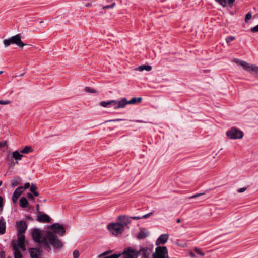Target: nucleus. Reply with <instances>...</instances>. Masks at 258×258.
<instances>
[{"instance_id":"nucleus-41","label":"nucleus","mask_w":258,"mask_h":258,"mask_svg":"<svg viewBox=\"0 0 258 258\" xmlns=\"http://www.w3.org/2000/svg\"><path fill=\"white\" fill-rule=\"evenodd\" d=\"M251 31L254 33L258 32V25L252 28Z\"/></svg>"},{"instance_id":"nucleus-24","label":"nucleus","mask_w":258,"mask_h":258,"mask_svg":"<svg viewBox=\"0 0 258 258\" xmlns=\"http://www.w3.org/2000/svg\"><path fill=\"white\" fill-rule=\"evenodd\" d=\"M24 187L23 186H19L18 188L16 189V190L14 191L13 195H16L17 196V197H19L22 193L24 191Z\"/></svg>"},{"instance_id":"nucleus-51","label":"nucleus","mask_w":258,"mask_h":258,"mask_svg":"<svg viewBox=\"0 0 258 258\" xmlns=\"http://www.w3.org/2000/svg\"><path fill=\"white\" fill-rule=\"evenodd\" d=\"M2 206H3V198L2 197L0 196V208H2L1 210H2Z\"/></svg>"},{"instance_id":"nucleus-11","label":"nucleus","mask_w":258,"mask_h":258,"mask_svg":"<svg viewBox=\"0 0 258 258\" xmlns=\"http://www.w3.org/2000/svg\"><path fill=\"white\" fill-rule=\"evenodd\" d=\"M139 255H142V258H149L152 252V249L147 247H141L138 251Z\"/></svg>"},{"instance_id":"nucleus-14","label":"nucleus","mask_w":258,"mask_h":258,"mask_svg":"<svg viewBox=\"0 0 258 258\" xmlns=\"http://www.w3.org/2000/svg\"><path fill=\"white\" fill-rule=\"evenodd\" d=\"M169 238V235L164 234L159 236L156 242V245H158L165 243Z\"/></svg>"},{"instance_id":"nucleus-16","label":"nucleus","mask_w":258,"mask_h":258,"mask_svg":"<svg viewBox=\"0 0 258 258\" xmlns=\"http://www.w3.org/2000/svg\"><path fill=\"white\" fill-rule=\"evenodd\" d=\"M235 62H239L240 65L242 66L246 71L249 72L251 71V65H250L249 63L246 62V61L239 60H237L236 61H235Z\"/></svg>"},{"instance_id":"nucleus-35","label":"nucleus","mask_w":258,"mask_h":258,"mask_svg":"<svg viewBox=\"0 0 258 258\" xmlns=\"http://www.w3.org/2000/svg\"><path fill=\"white\" fill-rule=\"evenodd\" d=\"M235 39V37L234 36L228 37L226 38V41L228 44L230 42L233 41Z\"/></svg>"},{"instance_id":"nucleus-63","label":"nucleus","mask_w":258,"mask_h":258,"mask_svg":"<svg viewBox=\"0 0 258 258\" xmlns=\"http://www.w3.org/2000/svg\"><path fill=\"white\" fill-rule=\"evenodd\" d=\"M137 122H142V121H137Z\"/></svg>"},{"instance_id":"nucleus-28","label":"nucleus","mask_w":258,"mask_h":258,"mask_svg":"<svg viewBox=\"0 0 258 258\" xmlns=\"http://www.w3.org/2000/svg\"><path fill=\"white\" fill-rule=\"evenodd\" d=\"M111 102H113V103H111V105H113L114 106V109H119V108H124V107H119V103L121 102V100L119 101H116V100H111Z\"/></svg>"},{"instance_id":"nucleus-43","label":"nucleus","mask_w":258,"mask_h":258,"mask_svg":"<svg viewBox=\"0 0 258 258\" xmlns=\"http://www.w3.org/2000/svg\"><path fill=\"white\" fill-rule=\"evenodd\" d=\"M153 213L151 212L142 216V218H147L152 215Z\"/></svg>"},{"instance_id":"nucleus-57","label":"nucleus","mask_w":258,"mask_h":258,"mask_svg":"<svg viewBox=\"0 0 258 258\" xmlns=\"http://www.w3.org/2000/svg\"><path fill=\"white\" fill-rule=\"evenodd\" d=\"M1 254L2 257H3V255H4V254H5V252L4 251H1Z\"/></svg>"},{"instance_id":"nucleus-40","label":"nucleus","mask_w":258,"mask_h":258,"mask_svg":"<svg viewBox=\"0 0 258 258\" xmlns=\"http://www.w3.org/2000/svg\"><path fill=\"white\" fill-rule=\"evenodd\" d=\"M27 197L30 199V200H34V196L31 193H28L27 195Z\"/></svg>"},{"instance_id":"nucleus-38","label":"nucleus","mask_w":258,"mask_h":258,"mask_svg":"<svg viewBox=\"0 0 258 258\" xmlns=\"http://www.w3.org/2000/svg\"><path fill=\"white\" fill-rule=\"evenodd\" d=\"M73 255L74 258H78L79 256V252L78 250H74L73 252Z\"/></svg>"},{"instance_id":"nucleus-25","label":"nucleus","mask_w":258,"mask_h":258,"mask_svg":"<svg viewBox=\"0 0 258 258\" xmlns=\"http://www.w3.org/2000/svg\"><path fill=\"white\" fill-rule=\"evenodd\" d=\"M151 69H152V67L150 66L142 65V66H140L137 70H139L140 71H143L144 70H146L147 71H149Z\"/></svg>"},{"instance_id":"nucleus-13","label":"nucleus","mask_w":258,"mask_h":258,"mask_svg":"<svg viewBox=\"0 0 258 258\" xmlns=\"http://www.w3.org/2000/svg\"><path fill=\"white\" fill-rule=\"evenodd\" d=\"M37 220L39 222L47 223L50 222L51 218L48 215L43 214L37 215Z\"/></svg>"},{"instance_id":"nucleus-60","label":"nucleus","mask_w":258,"mask_h":258,"mask_svg":"<svg viewBox=\"0 0 258 258\" xmlns=\"http://www.w3.org/2000/svg\"><path fill=\"white\" fill-rule=\"evenodd\" d=\"M3 73V72L2 71H0V74H2Z\"/></svg>"},{"instance_id":"nucleus-3","label":"nucleus","mask_w":258,"mask_h":258,"mask_svg":"<svg viewBox=\"0 0 258 258\" xmlns=\"http://www.w3.org/2000/svg\"><path fill=\"white\" fill-rule=\"evenodd\" d=\"M107 228L114 235L120 234L124 231L123 226L121 224H119V222L110 223L107 226Z\"/></svg>"},{"instance_id":"nucleus-17","label":"nucleus","mask_w":258,"mask_h":258,"mask_svg":"<svg viewBox=\"0 0 258 258\" xmlns=\"http://www.w3.org/2000/svg\"><path fill=\"white\" fill-rule=\"evenodd\" d=\"M13 249L15 250L14 252V257L15 258H22V255L21 253L18 245H12Z\"/></svg>"},{"instance_id":"nucleus-19","label":"nucleus","mask_w":258,"mask_h":258,"mask_svg":"<svg viewBox=\"0 0 258 258\" xmlns=\"http://www.w3.org/2000/svg\"><path fill=\"white\" fill-rule=\"evenodd\" d=\"M111 251H106L101 254V256H104L103 258H119L121 254H113L110 255H107L105 256L106 255L108 254V253H110Z\"/></svg>"},{"instance_id":"nucleus-47","label":"nucleus","mask_w":258,"mask_h":258,"mask_svg":"<svg viewBox=\"0 0 258 258\" xmlns=\"http://www.w3.org/2000/svg\"><path fill=\"white\" fill-rule=\"evenodd\" d=\"M30 183L26 182L24 184V188L25 189H27V188L30 187Z\"/></svg>"},{"instance_id":"nucleus-20","label":"nucleus","mask_w":258,"mask_h":258,"mask_svg":"<svg viewBox=\"0 0 258 258\" xmlns=\"http://www.w3.org/2000/svg\"><path fill=\"white\" fill-rule=\"evenodd\" d=\"M21 179L19 177H16L13 179L11 181L10 185L12 187H15L20 184Z\"/></svg>"},{"instance_id":"nucleus-37","label":"nucleus","mask_w":258,"mask_h":258,"mask_svg":"<svg viewBox=\"0 0 258 258\" xmlns=\"http://www.w3.org/2000/svg\"><path fill=\"white\" fill-rule=\"evenodd\" d=\"M37 189V186L33 184H32L31 187H30V191L33 193L34 192L36 191Z\"/></svg>"},{"instance_id":"nucleus-9","label":"nucleus","mask_w":258,"mask_h":258,"mask_svg":"<svg viewBox=\"0 0 258 258\" xmlns=\"http://www.w3.org/2000/svg\"><path fill=\"white\" fill-rule=\"evenodd\" d=\"M18 240L17 243H13V245H18L23 251L26 250V246L25 244V236L23 233H17Z\"/></svg>"},{"instance_id":"nucleus-56","label":"nucleus","mask_w":258,"mask_h":258,"mask_svg":"<svg viewBox=\"0 0 258 258\" xmlns=\"http://www.w3.org/2000/svg\"><path fill=\"white\" fill-rule=\"evenodd\" d=\"M36 209H37V211L38 212H39V205L38 204H37V205H36Z\"/></svg>"},{"instance_id":"nucleus-4","label":"nucleus","mask_w":258,"mask_h":258,"mask_svg":"<svg viewBox=\"0 0 258 258\" xmlns=\"http://www.w3.org/2000/svg\"><path fill=\"white\" fill-rule=\"evenodd\" d=\"M226 136L229 139H241L243 137V132L236 127H232L226 132Z\"/></svg>"},{"instance_id":"nucleus-30","label":"nucleus","mask_w":258,"mask_h":258,"mask_svg":"<svg viewBox=\"0 0 258 258\" xmlns=\"http://www.w3.org/2000/svg\"><path fill=\"white\" fill-rule=\"evenodd\" d=\"M111 103H113V102H111V100L108 101H102L100 102V105L104 107H106L109 105H111Z\"/></svg>"},{"instance_id":"nucleus-45","label":"nucleus","mask_w":258,"mask_h":258,"mask_svg":"<svg viewBox=\"0 0 258 258\" xmlns=\"http://www.w3.org/2000/svg\"><path fill=\"white\" fill-rule=\"evenodd\" d=\"M204 193H200V194H196V195H194V196H192L190 197V198H196V197H199V196H202V195H204Z\"/></svg>"},{"instance_id":"nucleus-33","label":"nucleus","mask_w":258,"mask_h":258,"mask_svg":"<svg viewBox=\"0 0 258 258\" xmlns=\"http://www.w3.org/2000/svg\"><path fill=\"white\" fill-rule=\"evenodd\" d=\"M116 5V3L115 2H113L112 4L109 5H106L103 7V9H110L113 8Z\"/></svg>"},{"instance_id":"nucleus-12","label":"nucleus","mask_w":258,"mask_h":258,"mask_svg":"<svg viewBox=\"0 0 258 258\" xmlns=\"http://www.w3.org/2000/svg\"><path fill=\"white\" fill-rule=\"evenodd\" d=\"M29 252L31 258H40L42 250L40 248H31L29 249Z\"/></svg>"},{"instance_id":"nucleus-61","label":"nucleus","mask_w":258,"mask_h":258,"mask_svg":"<svg viewBox=\"0 0 258 258\" xmlns=\"http://www.w3.org/2000/svg\"><path fill=\"white\" fill-rule=\"evenodd\" d=\"M217 2L219 3L220 0H215Z\"/></svg>"},{"instance_id":"nucleus-49","label":"nucleus","mask_w":258,"mask_h":258,"mask_svg":"<svg viewBox=\"0 0 258 258\" xmlns=\"http://www.w3.org/2000/svg\"><path fill=\"white\" fill-rule=\"evenodd\" d=\"M131 218L134 219V220H139V219H142V217L133 216V217H131Z\"/></svg>"},{"instance_id":"nucleus-22","label":"nucleus","mask_w":258,"mask_h":258,"mask_svg":"<svg viewBox=\"0 0 258 258\" xmlns=\"http://www.w3.org/2000/svg\"><path fill=\"white\" fill-rule=\"evenodd\" d=\"M6 231V223L3 219L0 220V234H3Z\"/></svg>"},{"instance_id":"nucleus-26","label":"nucleus","mask_w":258,"mask_h":258,"mask_svg":"<svg viewBox=\"0 0 258 258\" xmlns=\"http://www.w3.org/2000/svg\"><path fill=\"white\" fill-rule=\"evenodd\" d=\"M33 151L32 146H25V148L20 151V153L23 154H27Z\"/></svg>"},{"instance_id":"nucleus-55","label":"nucleus","mask_w":258,"mask_h":258,"mask_svg":"<svg viewBox=\"0 0 258 258\" xmlns=\"http://www.w3.org/2000/svg\"><path fill=\"white\" fill-rule=\"evenodd\" d=\"M38 201L40 202H45L46 201V199H42V200H40V199H38Z\"/></svg>"},{"instance_id":"nucleus-29","label":"nucleus","mask_w":258,"mask_h":258,"mask_svg":"<svg viewBox=\"0 0 258 258\" xmlns=\"http://www.w3.org/2000/svg\"><path fill=\"white\" fill-rule=\"evenodd\" d=\"M250 72L251 73L253 72L255 75L258 76V66L252 64L251 67V71Z\"/></svg>"},{"instance_id":"nucleus-31","label":"nucleus","mask_w":258,"mask_h":258,"mask_svg":"<svg viewBox=\"0 0 258 258\" xmlns=\"http://www.w3.org/2000/svg\"><path fill=\"white\" fill-rule=\"evenodd\" d=\"M85 91L88 92V93H97V91L93 89H92L91 88L89 87H86L85 89Z\"/></svg>"},{"instance_id":"nucleus-34","label":"nucleus","mask_w":258,"mask_h":258,"mask_svg":"<svg viewBox=\"0 0 258 258\" xmlns=\"http://www.w3.org/2000/svg\"><path fill=\"white\" fill-rule=\"evenodd\" d=\"M194 251L197 254H199L201 256L204 255V253L200 249H199L198 248H195L194 249Z\"/></svg>"},{"instance_id":"nucleus-8","label":"nucleus","mask_w":258,"mask_h":258,"mask_svg":"<svg viewBox=\"0 0 258 258\" xmlns=\"http://www.w3.org/2000/svg\"><path fill=\"white\" fill-rule=\"evenodd\" d=\"M121 254L123 255L122 258H138L139 256L138 251L131 248L124 250Z\"/></svg>"},{"instance_id":"nucleus-44","label":"nucleus","mask_w":258,"mask_h":258,"mask_svg":"<svg viewBox=\"0 0 258 258\" xmlns=\"http://www.w3.org/2000/svg\"><path fill=\"white\" fill-rule=\"evenodd\" d=\"M246 190V188H245V187H242V188H241L237 190V191H238V192H239V193H242V192H244Z\"/></svg>"},{"instance_id":"nucleus-36","label":"nucleus","mask_w":258,"mask_h":258,"mask_svg":"<svg viewBox=\"0 0 258 258\" xmlns=\"http://www.w3.org/2000/svg\"><path fill=\"white\" fill-rule=\"evenodd\" d=\"M252 17V15L250 13H247L245 18V22L247 23Z\"/></svg>"},{"instance_id":"nucleus-52","label":"nucleus","mask_w":258,"mask_h":258,"mask_svg":"<svg viewBox=\"0 0 258 258\" xmlns=\"http://www.w3.org/2000/svg\"><path fill=\"white\" fill-rule=\"evenodd\" d=\"M33 195L34 196L37 197L39 196V193L37 191H36L33 193Z\"/></svg>"},{"instance_id":"nucleus-53","label":"nucleus","mask_w":258,"mask_h":258,"mask_svg":"<svg viewBox=\"0 0 258 258\" xmlns=\"http://www.w3.org/2000/svg\"><path fill=\"white\" fill-rule=\"evenodd\" d=\"M189 255H190L191 257H195V256H195V254L193 252H190V253H189Z\"/></svg>"},{"instance_id":"nucleus-6","label":"nucleus","mask_w":258,"mask_h":258,"mask_svg":"<svg viewBox=\"0 0 258 258\" xmlns=\"http://www.w3.org/2000/svg\"><path fill=\"white\" fill-rule=\"evenodd\" d=\"M49 228L52 230V232L54 234H58L60 236H63L66 233L64 227L58 223H55L50 225Z\"/></svg>"},{"instance_id":"nucleus-58","label":"nucleus","mask_w":258,"mask_h":258,"mask_svg":"<svg viewBox=\"0 0 258 258\" xmlns=\"http://www.w3.org/2000/svg\"><path fill=\"white\" fill-rule=\"evenodd\" d=\"M180 221H181V220L180 219H177V221H176L177 223H179L180 222Z\"/></svg>"},{"instance_id":"nucleus-23","label":"nucleus","mask_w":258,"mask_h":258,"mask_svg":"<svg viewBox=\"0 0 258 258\" xmlns=\"http://www.w3.org/2000/svg\"><path fill=\"white\" fill-rule=\"evenodd\" d=\"M20 206L22 208H26L28 206V202L26 198L25 197H22L20 200Z\"/></svg>"},{"instance_id":"nucleus-48","label":"nucleus","mask_w":258,"mask_h":258,"mask_svg":"<svg viewBox=\"0 0 258 258\" xmlns=\"http://www.w3.org/2000/svg\"><path fill=\"white\" fill-rule=\"evenodd\" d=\"M8 143V141L7 140L3 141L0 142V146L1 145H6Z\"/></svg>"},{"instance_id":"nucleus-10","label":"nucleus","mask_w":258,"mask_h":258,"mask_svg":"<svg viewBox=\"0 0 258 258\" xmlns=\"http://www.w3.org/2000/svg\"><path fill=\"white\" fill-rule=\"evenodd\" d=\"M17 233H24L27 228V224L24 221L17 222L16 225Z\"/></svg>"},{"instance_id":"nucleus-32","label":"nucleus","mask_w":258,"mask_h":258,"mask_svg":"<svg viewBox=\"0 0 258 258\" xmlns=\"http://www.w3.org/2000/svg\"><path fill=\"white\" fill-rule=\"evenodd\" d=\"M220 5H221L222 7H225L227 5H228V1L227 0H220L218 3Z\"/></svg>"},{"instance_id":"nucleus-7","label":"nucleus","mask_w":258,"mask_h":258,"mask_svg":"<svg viewBox=\"0 0 258 258\" xmlns=\"http://www.w3.org/2000/svg\"><path fill=\"white\" fill-rule=\"evenodd\" d=\"M141 101V97H139L138 98L134 97L130 101H127L126 98H123L121 99V102L119 103V107H125L127 104H134L138 103H140Z\"/></svg>"},{"instance_id":"nucleus-64","label":"nucleus","mask_w":258,"mask_h":258,"mask_svg":"<svg viewBox=\"0 0 258 258\" xmlns=\"http://www.w3.org/2000/svg\"><path fill=\"white\" fill-rule=\"evenodd\" d=\"M109 0H107V2H109Z\"/></svg>"},{"instance_id":"nucleus-59","label":"nucleus","mask_w":258,"mask_h":258,"mask_svg":"<svg viewBox=\"0 0 258 258\" xmlns=\"http://www.w3.org/2000/svg\"><path fill=\"white\" fill-rule=\"evenodd\" d=\"M2 181L0 180V186L2 185Z\"/></svg>"},{"instance_id":"nucleus-2","label":"nucleus","mask_w":258,"mask_h":258,"mask_svg":"<svg viewBox=\"0 0 258 258\" xmlns=\"http://www.w3.org/2000/svg\"><path fill=\"white\" fill-rule=\"evenodd\" d=\"M3 43L5 47H7L11 44H15L20 48H23L26 44L24 43L21 40V35L18 34L8 39H5Z\"/></svg>"},{"instance_id":"nucleus-50","label":"nucleus","mask_w":258,"mask_h":258,"mask_svg":"<svg viewBox=\"0 0 258 258\" xmlns=\"http://www.w3.org/2000/svg\"><path fill=\"white\" fill-rule=\"evenodd\" d=\"M228 1V5L232 6V4L234 3L235 0H227Z\"/></svg>"},{"instance_id":"nucleus-62","label":"nucleus","mask_w":258,"mask_h":258,"mask_svg":"<svg viewBox=\"0 0 258 258\" xmlns=\"http://www.w3.org/2000/svg\"><path fill=\"white\" fill-rule=\"evenodd\" d=\"M23 75H24V74H21V75H20V76H23Z\"/></svg>"},{"instance_id":"nucleus-42","label":"nucleus","mask_w":258,"mask_h":258,"mask_svg":"<svg viewBox=\"0 0 258 258\" xmlns=\"http://www.w3.org/2000/svg\"><path fill=\"white\" fill-rule=\"evenodd\" d=\"M18 198L19 197H17V196L13 195L12 201H13L14 203H15L17 202V199H18Z\"/></svg>"},{"instance_id":"nucleus-46","label":"nucleus","mask_w":258,"mask_h":258,"mask_svg":"<svg viewBox=\"0 0 258 258\" xmlns=\"http://www.w3.org/2000/svg\"><path fill=\"white\" fill-rule=\"evenodd\" d=\"M9 103H10V101H2V100H0V104L6 105V104H8Z\"/></svg>"},{"instance_id":"nucleus-18","label":"nucleus","mask_w":258,"mask_h":258,"mask_svg":"<svg viewBox=\"0 0 258 258\" xmlns=\"http://www.w3.org/2000/svg\"><path fill=\"white\" fill-rule=\"evenodd\" d=\"M148 235V232L146 231L144 229H141L139 233L137 238L139 239H143L146 238Z\"/></svg>"},{"instance_id":"nucleus-15","label":"nucleus","mask_w":258,"mask_h":258,"mask_svg":"<svg viewBox=\"0 0 258 258\" xmlns=\"http://www.w3.org/2000/svg\"><path fill=\"white\" fill-rule=\"evenodd\" d=\"M119 224H121L123 227L127 226L130 223V218L126 216H120L118 217Z\"/></svg>"},{"instance_id":"nucleus-27","label":"nucleus","mask_w":258,"mask_h":258,"mask_svg":"<svg viewBox=\"0 0 258 258\" xmlns=\"http://www.w3.org/2000/svg\"><path fill=\"white\" fill-rule=\"evenodd\" d=\"M7 161L9 162L11 166H14L16 164H18L17 161H14L12 157L8 156L6 159Z\"/></svg>"},{"instance_id":"nucleus-39","label":"nucleus","mask_w":258,"mask_h":258,"mask_svg":"<svg viewBox=\"0 0 258 258\" xmlns=\"http://www.w3.org/2000/svg\"><path fill=\"white\" fill-rule=\"evenodd\" d=\"M123 120L122 119H112V120H108L105 121V122H117Z\"/></svg>"},{"instance_id":"nucleus-5","label":"nucleus","mask_w":258,"mask_h":258,"mask_svg":"<svg viewBox=\"0 0 258 258\" xmlns=\"http://www.w3.org/2000/svg\"><path fill=\"white\" fill-rule=\"evenodd\" d=\"M153 258H169L166 246H158L153 254Z\"/></svg>"},{"instance_id":"nucleus-21","label":"nucleus","mask_w":258,"mask_h":258,"mask_svg":"<svg viewBox=\"0 0 258 258\" xmlns=\"http://www.w3.org/2000/svg\"><path fill=\"white\" fill-rule=\"evenodd\" d=\"M23 155L21 154L18 151H15L12 153V157L18 162V160H20L22 159Z\"/></svg>"},{"instance_id":"nucleus-54","label":"nucleus","mask_w":258,"mask_h":258,"mask_svg":"<svg viewBox=\"0 0 258 258\" xmlns=\"http://www.w3.org/2000/svg\"><path fill=\"white\" fill-rule=\"evenodd\" d=\"M92 6V4L90 3H88L87 4H86V7H90Z\"/></svg>"},{"instance_id":"nucleus-1","label":"nucleus","mask_w":258,"mask_h":258,"mask_svg":"<svg viewBox=\"0 0 258 258\" xmlns=\"http://www.w3.org/2000/svg\"><path fill=\"white\" fill-rule=\"evenodd\" d=\"M32 236L36 242L43 243V247L48 252L51 250L50 246L55 249H60L63 246L58 236L50 231H41L39 229L34 228Z\"/></svg>"}]
</instances>
